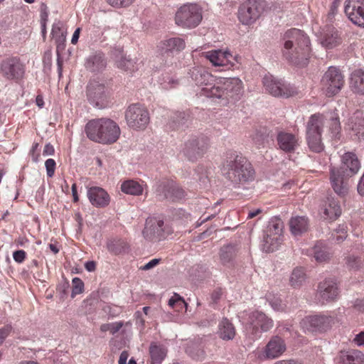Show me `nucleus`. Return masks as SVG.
Returning a JSON list of instances; mask_svg holds the SVG:
<instances>
[{"instance_id": "f257e3e1", "label": "nucleus", "mask_w": 364, "mask_h": 364, "mask_svg": "<svg viewBox=\"0 0 364 364\" xmlns=\"http://www.w3.org/2000/svg\"><path fill=\"white\" fill-rule=\"evenodd\" d=\"M282 54L289 63L304 67L309 63L311 56L310 40L304 31L291 28L283 36Z\"/></svg>"}, {"instance_id": "f03ea898", "label": "nucleus", "mask_w": 364, "mask_h": 364, "mask_svg": "<svg viewBox=\"0 0 364 364\" xmlns=\"http://www.w3.org/2000/svg\"><path fill=\"white\" fill-rule=\"evenodd\" d=\"M85 132L89 139L102 144H114L121 134L119 125L114 120L104 117L90 120Z\"/></svg>"}, {"instance_id": "7ed1b4c3", "label": "nucleus", "mask_w": 364, "mask_h": 364, "mask_svg": "<svg viewBox=\"0 0 364 364\" xmlns=\"http://www.w3.org/2000/svg\"><path fill=\"white\" fill-rule=\"evenodd\" d=\"M223 171L230 181L239 183L253 181L255 171L251 163L242 155L229 157L223 165Z\"/></svg>"}, {"instance_id": "20e7f679", "label": "nucleus", "mask_w": 364, "mask_h": 364, "mask_svg": "<svg viewBox=\"0 0 364 364\" xmlns=\"http://www.w3.org/2000/svg\"><path fill=\"white\" fill-rule=\"evenodd\" d=\"M213 89L209 92L210 97L236 101L242 95L243 85L242 80L237 77H219L216 87Z\"/></svg>"}, {"instance_id": "39448f33", "label": "nucleus", "mask_w": 364, "mask_h": 364, "mask_svg": "<svg viewBox=\"0 0 364 364\" xmlns=\"http://www.w3.org/2000/svg\"><path fill=\"white\" fill-rule=\"evenodd\" d=\"M203 20V8L198 4L188 3L181 6L176 12L175 22L183 28H194Z\"/></svg>"}, {"instance_id": "423d86ee", "label": "nucleus", "mask_w": 364, "mask_h": 364, "mask_svg": "<svg viewBox=\"0 0 364 364\" xmlns=\"http://www.w3.org/2000/svg\"><path fill=\"white\" fill-rule=\"evenodd\" d=\"M284 223L278 217L270 219L264 232L262 248L267 252L278 249L283 241Z\"/></svg>"}, {"instance_id": "0eeeda50", "label": "nucleus", "mask_w": 364, "mask_h": 364, "mask_svg": "<svg viewBox=\"0 0 364 364\" xmlns=\"http://www.w3.org/2000/svg\"><path fill=\"white\" fill-rule=\"evenodd\" d=\"M320 85L322 92L326 97H333L343 88L344 76L338 68L333 66L329 67L323 74Z\"/></svg>"}, {"instance_id": "6e6552de", "label": "nucleus", "mask_w": 364, "mask_h": 364, "mask_svg": "<svg viewBox=\"0 0 364 364\" xmlns=\"http://www.w3.org/2000/svg\"><path fill=\"white\" fill-rule=\"evenodd\" d=\"M189 75L195 83L201 87L200 95L211 97L209 92L216 87L219 77L213 75L208 70L202 66H196L190 70Z\"/></svg>"}, {"instance_id": "1a4fd4ad", "label": "nucleus", "mask_w": 364, "mask_h": 364, "mask_svg": "<svg viewBox=\"0 0 364 364\" xmlns=\"http://www.w3.org/2000/svg\"><path fill=\"white\" fill-rule=\"evenodd\" d=\"M264 7V0H247L239 7L238 19L244 25H251L259 18Z\"/></svg>"}, {"instance_id": "9d476101", "label": "nucleus", "mask_w": 364, "mask_h": 364, "mask_svg": "<svg viewBox=\"0 0 364 364\" xmlns=\"http://www.w3.org/2000/svg\"><path fill=\"white\" fill-rule=\"evenodd\" d=\"M273 326L274 321L271 318L262 311H255L250 314L246 329L253 338H258L262 332L269 331Z\"/></svg>"}, {"instance_id": "9b49d317", "label": "nucleus", "mask_w": 364, "mask_h": 364, "mask_svg": "<svg viewBox=\"0 0 364 364\" xmlns=\"http://www.w3.org/2000/svg\"><path fill=\"white\" fill-rule=\"evenodd\" d=\"M172 232V228L168 225H164L163 220L149 218L146 221L143 235L148 240L156 241L165 238Z\"/></svg>"}, {"instance_id": "f8f14e48", "label": "nucleus", "mask_w": 364, "mask_h": 364, "mask_svg": "<svg viewBox=\"0 0 364 364\" xmlns=\"http://www.w3.org/2000/svg\"><path fill=\"white\" fill-rule=\"evenodd\" d=\"M125 119L129 127L134 129H144L149 122V114L144 106L133 104L127 108Z\"/></svg>"}, {"instance_id": "ddd939ff", "label": "nucleus", "mask_w": 364, "mask_h": 364, "mask_svg": "<svg viewBox=\"0 0 364 364\" xmlns=\"http://www.w3.org/2000/svg\"><path fill=\"white\" fill-rule=\"evenodd\" d=\"M110 94L109 87L105 85V83L92 80L87 85V96L88 100L99 108H102L107 105Z\"/></svg>"}, {"instance_id": "4468645a", "label": "nucleus", "mask_w": 364, "mask_h": 364, "mask_svg": "<svg viewBox=\"0 0 364 364\" xmlns=\"http://www.w3.org/2000/svg\"><path fill=\"white\" fill-rule=\"evenodd\" d=\"M0 73L8 80L18 81L25 73L24 65L17 58H9L0 63Z\"/></svg>"}, {"instance_id": "2eb2a0df", "label": "nucleus", "mask_w": 364, "mask_h": 364, "mask_svg": "<svg viewBox=\"0 0 364 364\" xmlns=\"http://www.w3.org/2000/svg\"><path fill=\"white\" fill-rule=\"evenodd\" d=\"M263 85L265 90L275 97H289L296 93L294 87L289 84H285L281 80H276L272 75L264 76Z\"/></svg>"}, {"instance_id": "dca6fc26", "label": "nucleus", "mask_w": 364, "mask_h": 364, "mask_svg": "<svg viewBox=\"0 0 364 364\" xmlns=\"http://www.w3.org/2000/svg\"><path fill=\"white\" fill-rule=\"evenodd\" d=\"M277 149L287 154L294 153L301 146V139L298 134L280 130L276 136Z\"/></svg>"}, {"instance_id": "f3484780", "label": "nucleus", "mask_w": 364, "mask_h": 364, "mask_svg": "<svg viewBox=\"0 0 364 364\" xmlns=\"http://www.w3.org/2000/svg\"><path fill=\"white\" fill-rule=\"evenodd\" d=\"M208 147L206 139L192 137L185 142L182 153L189 161H195L205 154Z\"/></svg>"}, {"instance_id": "a211bd4d", "label": "nucleus", "mask_w": 364, "mask_h": 364, "mask_svg": "<svg viewBox=\"0 0 364 364\" xmlns=\"http://www.w3.org/2000/svg\"><path fill=\"white\" fill-rule=\"evenodd\" d=\"M286 350V343L278 336H272L264 348L257 351V357L261 360L275 359Z\"/></svg>"}, {"instance_id": "6ab92c4d", "label": "nucleus", "mask_w": 364, "mask_h": 364, "mask_svg": "<svg viewBox=\"0 0 364 364\" xmlns=\"http://www.w3.org/2000/svg\"><path fill=\"white\" fill-rule=\"evenodd\" d=\"M333 318L325 315H313L305 317L301 324L304 328L310 332H323L328 329Z\"/></svg>"}, {"instance_id": "aec40b11", "label": "nucleus", "mask_w": 364, "mask_h": 364, "mask_svg": "<svg viewBox=\"0 0 364 364\" xmlns=\"http://www.w3.org/2000/svg\"><path fill=\"white\" fill-rule=\"evenodd\" d=\"M344 12L353 23L364 27V0H346Z\"/></svg>"}, {"instance_id": "412c9836", "label": "nucleus", "mask_w": 364, "mask_h": 364, "mask_svg": "<svg viewBox=\"0 0 364 364\" xmlns=\"http://www.w3.org/2000/svg\"><path fill=\"white\" fill-rule=\"evenodd\" d=\"M156 192L159 196L172 201L179 200L185 197L184 191L171 180L160 182L156 188Z\"/></svg>"}, {"instance_id": "4be33fe9", "label": "nucleus", "mask_w": 364, "mask_h": 364, "mask_svg": "<svg viewBox=\"0 0 364 364\" xmlns=\"http://www.w3.org/2000/svg\"><path fill=\"white\" fill-rule=\"evenodd\" d=\"M205 58L208 59L213 65L224 67L230 69L235 65L236 58L229 51L222 50H213L205 53Z\"/></svg>"}, {"instance_id": "5701e85b", "label": "nucleus", "mask_w": 364, "mask_h": 364, "mask_svg": "<svg viewBox=\"0 0 364 364\" xmlns=\"http://www.w3.org/2000/svg\"><path fill=\"white\" fill-rule=\"evenodd\" d=\"M318 294L323 304L336 300L339 296L338 284L334 279H327L320 282Z\"/></svg>"}, {"instance_id": "b1692460", "label": "nucleus", "mask_w": 364, "mask_h": 364, "mask_svg": "<svg viewBox=\"0 0 364 364\" xmlns=\"http://www.w3.org/2000/svg\"><path fill=\"white\" fill-rule=\"evenodd\" d=\"M186 43L183 39L174 37L161 41L157 46V52L162 57L171 56L174 53L181 51L185 48Z\"/></svg>"}, {"instance_id": "393cba45", "label": "nucleus", "mask_w": 364, "mask_h": 364, "mask_svg": "<svg viewBox=\"0 0 364 364\" xmlns=\"http://www.w3.org/2000/svg\"><path fill=\"white\" fill-rule=\"evenodd\" d=\"M87 196L90 203L97 208L107 207L110 202V196L108 193L99 186L88 188Z\"/></svg>"}, {"instance_id": "a878e982", "label": "nucleus", "mask_w": 364, "mask_h": 364, "mask_svg": "<svg viewBox=\"0 0 364 364\" xmlns=\"http://www.w3.org/2000/svg\"><path fill=\"white\" fill-rule=\"evenodd\" d=\"M321 213L323 219L331 222L336 220L342 213L340 202L333 198H328L323 205Z\"/></svg>"}, {"instance_id": "bb28decb", "label": "nucleus", "mask_w": 364, "mask_h": 364, "mask_svg": "<svg viewBox=\"0 0 364 364\" xmlns=\"http://www.w3.org/2000/svg\"><path fill=\"white\" fill-rule=\"evenodd\" d=\"M343 171L333 167L330 170V181L334 191L339 196H345L348 193V185L343 181Z\"/></svg>"}, {"instance_id": "cd10ccee", "label": "nucleus", "mask_w": 364, "mask_h": 364, "mask_svg": "<svg viewBox=\"0 0 364 364\" xmlns=\"http://www.w3.org/2000/svg\"><path fill=\"white\" fill-rule=\"evenodd\" d=\"M338 359L343 364H364V354L358 350L341 351Z\"/></svg>"}, {"instance_id": "c85d7f7f", "label": "nucleus", "mask_w": 364, "mask_h": 364, "mask_svg": "<svg viewBox=\"0 0 364 364\" xmlns=\"http://www.w3.org/2000/svg\"><path fill=\"white\" fill-rule=\"evenodd\" d=\"M324 122L323 114L320 113L312 114L307 122L306 134H322Z\"/></svg>"}, {"instance_id": "c756f323", "label": "nucleus", "mask_w": 364, "mask_h": 364, "mask_svg": "<svg viewBox=\"0 0 364 364\" xmlns=\"http://www.w3.org/2000/svg\"><path fill=\"white\" fill-rule=\"evenodd\" d=\"M107 63L105 55L102 53H97L90 55L85 62V68L90 72H100L106 67Z\"/></svg>"}, {"instance_id": "7c9ffc66", "label": "nucleus", "mask_w": 364, "mask_h": 364, "mask_svg": "<svg viewBox=\"0 0 364 364\" xmlns=\"http://www.w3.org/2000/svg\"><path fill=\"white\" fill-rule=\"evenodd\" d=\"M107 248L110 253L114 255H119L127 252L129 246L125 240L112 238L107 242Z\"/></svg>"}, {"instance_id": "2f4dec72", "label": "nucleus", "mask_w": 364, "mask_h": 364, "mask_svg": "<svg viewBox=\"0 0 364 364\" xmlns=\"http://www.w3.org/2000/svg\"><path fill=\"white\" fill-rule=\"evenodd\" d=\"M289 228L294 235H299L307 231L309 228L308 219L304 216H294L289 220Z\"/></svg>"}, {"instance_id": "473e14b6", "label": "nucleus", "mask_w": 364, "mask_h": 364, "mask_svg": "<svg viewBox=\"0 0 364 364\" xmlns=\"http://www.w3.org/2000/svg\"><path fill=\"white\" fill-rule=\"evenodd\" d=\"M350 87L354 92L364 95V70H355L351 73Z\"/></svg>"}, {"instance_id": "72a5a7b5", "label": "nucleus", "mask_w": 364, "mask_h": 364, "mask_svg": "<svg viewBox=\"0 0 364 364\" xmlns=\"http://www.w3.org/2000/svg\"><path fill=\"white\" fill-rule=\"evenodd\" d=\"M348 129L355 132L356 135H364V117L363 113L360 111H356L348 119L347 124Z\"/></svg>"}, {"instance_id": "f704fd0d", "label": "nucleus", "mask_w": 364, "mask_h": 364, "mask_svg": "<svg viewBox=\"0 0 364 364\" xmlns=\"http://www.w3.org/2000/svg\"><path fill=\"white\" fill-rule=\"evenodd\" d=\"M310 255H312L316 262H323L330 259L331 254L328 247L322 242H318L310 250Z\"/></svg>"}, {"instance_id": "c9c22d12", "label": "nucleus", "mask_w": 364, "mask_h": 364, "mask_svg": "<svg viewBox=\"0 0 364 364\" xmlns=\"http://www.w3.org/2000/svg\"><path fill=\"white\" fill-rule=\"evenodd\" d=\"M342 163L351 175L356 174L360 168V161L356 154L353 152L345 153L342 156Z\"/></svg>"}, {"instance_id": "e433bc0d", "label": "nucleus", "mask_w": 364, "mask_h": 364, "mask_svg": "<svg viewBox=\"0 0 364 364\" xmlns=\"http://www.w3.org/2000/svg\"><path fill=\"white\" fill-rule=\"evenodd\" d=\"M115 64L118 68L124 71L134 72L137 69L135 61L132 58H127L121 51H119L115 55Z\"/></svg>"}, {"instance_id": "4c0bfd02", "label": "nucleus", "mask_w": 364, "mask_h": 364, "mask_svg": "<svg viewBox=\"0 0 364 364\" xmlns=\"http://www.w3.org/2000/svg\"><path fill=\"white\" fill-rule=\"evenodd\" d=\"M121 190L126 194L140 196L143 193L142 186L136 181L127 180L122 183Z\"/></svg>"}, {"instance_id": "58836bf2", "label": "nucleus", "mask_w": 364, "mask_h": 364, "mask_svg": "<svg viewBox=\"0 0 364 364\" xmlns=\"http://www.w3.org/2000/svg\"><path fill=\"white\" fill-rule=\"evenodd\" d=\"M218 333L222 339L231 340L235 335V328L227 318H224L219 324Z\"/></svg>"}, {"instance_id": "ea45409f", "label": "nucleus", "mask_w": 364, "mask_h": 364, "mask_svg": "<svg viewBox=\"0 0 364 364\" xmlns=\"http://www.w3.org/2000/svg\"><path fill=\"white\" fill-rule=\"evenodd\" d=\"M235 256L236 248L234 245H225L220 250V259L223 265L230 264Z\"/></svg>"}, {"instance_id": "a19ab883", "label": "nucleus", "mask_w": 364, "mask_h": 364, "mask_svg": "<svg viewBox=\"0 0 364 364\" xmlns=\"http://www.w3.org/2000/svg\"><path fill=\"white\" fill-rule=\"evenodd\" d=\"M321 135L322 134H306L307 144L311 151L320 153L323 150L324 146L322 143Z\"/></svg>"}, {"instance_id": "79ce46f5", "label": "nucleus", "mask_w": 364, "mask_h": 364, "mask_svg": "<svg viewBox=\"0 0 364 364\" xmlns=\"http://www.w3.org/2000/svg\"><path fill=\"white\" fill-rule=\"evenodd\" d=\"M346 265L350 271H360L364 267V259L361 256L352 254L346 258Z\"/></svg>"}, {"instance_id": "37998d69", "label": "nucleus", "mask_w": 364, "mask_h": 364, "mask_svg": "<svg viewBox=\"0 0 364 364\" xmlns=\"http://www.w3.org/2000/svg\"><path fill=\"white\" fill-rule=\"evenodd\" d=\"M267 136L268 134L264 129H256L251 135L253 144L258 149L264 146Z\"/></svg>"}, {"instance_id": "c03bdc74", "label": "nucleus", "mask_w": 364, "mask_h": 364, "mask_svg": "<svg viewBox=\"0 0 364 364\" xmlns=\"http://www.w3.org/2000/svg\"><path fill=\"white\" fill-rule=\"evenodd\" d=\"M305 277L306 274L304 269L301 267H296L293 270L290 277V284L293 287H300L302 282L304 281Z\"/></svg>"}, {"instance_id": "a18cd8bd", "label": "nucleus", "mask_w": 364, "mask_h": 364, "mask_svg": "<svg viewBox=\"0 0 364 364\" xmlns=\"http://www.w3.org/2000/svg\"><path fill=\"white\" fill-rule=\"evenodd\" d=\"M348 228L345 224L339 225L332 232L331 238L338 244L343 242L348 236Z\"/></svg>"}, {"instance_id": "49530a36", "label": "nucleus", "mask_w": 364, "mask_h": 364, "mask_svg": "<svg viewBox=\"0 0 364 364\" xmlns=\"http://www.w3.org/2000/svg\"><path fill=\"white\" fill-rule=\"evenodd\" d=\"M149 352L152 360L151 364L161 363L165 357V352L164 350L156 345H151L150 346Z\"/></svg>"}, {"instance_id": "de8ad7c7", "label": "nucleus", "mask_w": 364, "mask_h": 364, "mask_svg": "<svg viewBox=\"0 0 364 364\" xmlns=\"http://www.w3.org/2000/svg\"><path fill=\"white\" fill-rule=\"evenodd\" d=\"M168 306L179 312L186 306V303L180 295L174 294L168 301Z\"/></svg>"}, {"instance_id": "09e8293b", "label": "nucleus", "mask_w": 364, "mask_h": 364, "mask_svg": "<svg viewBox=\"0 0 364 364\" xmlns=\"http://www.w3.org/2000/svg\"><path fill=\"white\" fill-rule=\"evenodd\" d=\"M322 43L328 48H331L339 43V38L337 33H331V36L326 34Z\"/></svg>"}, {"instance_id": "8fccbe9b", "label": "nucleus", "mask_w": 364, "mask_h": 364, "mask_svg": "<svg viewBox=\"0 0 364 364\" xmlns=\"http://www.w3.org/2000/svg\"><path fill=\"white\" fill-rule=\"evenodd\" d=\"M72 298H74L76 295L81 294L84 289V283L81 279L75 277L72 281Z\"/></svg>"}, {"instance_id": "3c124183", "label": "nucleus", "mask_w": 364, "mask_h": 364, "mask_svg": "<svg viewBox=\"0 0 364 364\" xmlns=\"http://www.w3.org/2000/svg\"><path fill=\"white\" fill-rule=\"evenodd\" d=\"M135 0H106V1L114 8H126L132 5Z\"/></svg>"}, {"instance_id": "603ef678", "label": "nucleus", "mask_w": 364, "mask_h": 364, "mask_svg": "<svg viewBox=\"0 0 364 364\" xmlns=\"http://www.w3.org/2000/svg\"><path fill=\"white\" fill-rule=\"evenodd\" d=\"M45 166L46 168L47 176L48 177H53L55 174V170L56 168V163L54 159H48L45 162Z\"/></svg>"}, {"instance_id": "864d4df0", "label": "nucleus", "mask_w": 364, "mask_h": 364, "mask_svg": "<svg viewBox=\"0 0 364 364\" xmlns=\"http://www.w3.org/2000/svg\"><path fill=\"white\" fill-rule=\"evenodd\" d=\"M30 156L33 161L38 162L39 161L41 154L38 143L34 142L33 144L32 147L30 150Z\"/></svg>"}, {"instance_id": "5fc2aeb1", "label": "nucleus", "mask_w": 364, "mask_h": 364, "mask_svg": "<svg viewBox=\"0 0 364 364\" xmlns=\"http://www.w3.org/2000/svg\"><path fill=\"white\" fill-rule=\"evenodd\" d=\"M12 331L11 325H6L0 328V346L4 342L5 339L8 337Z\"/></svg>"}, {"instance_id": "6e6d98bb", "label": "nucleus", "mask_w": 364, "mask_h": 364, "mask_svg": "<svg viewBox=\"0 0 364 364\" xmlns=\"http://www.w3.org/2000/svg\"><path fill=\"white\" fill-rule=\"evenodd\" d=\"M13 258L17 263H23L26 258V252L23 250H16L13 252Z\"/></svg>"}, {"instance_id": "4d7b16f0", "label": "nucleus", "mask_w": 364, "mask_h": 364, "mask_svg": "<svg viewBox=\"0 0 364 364\" xmlns=\"http://www.w3.org/2000/svg\"><path fill=\"white\" fill-rule=\"evenodd\" d=\"M341 129V124L338 117H333L330 124V130L333 134H338Z\"/></svg>"}, {"instance_id": "13d9d810", "label": "nucleus", "mask_w": 364, "mask_h": 364, "mask_svg": "<svg viewBox=\"0 0 364 364\" xmlns=\"http://www.w3.org/2000/svg\"><path fill=\"white\" fill-rule=\"evenodd\" d=\"M123 325H124V323L122 321H118V322L109 323V327H110L109 332L112 335L115 334L117 332H118L122 328Z\"/></svg>"}, {"instance_id": "bf43d9fd", "label": "nucleus", "mask_w": 364, "mask_h": 364, "mask_svg": "<svg viewBox=\"0 0 364 364\" xmlns=\"http://www.w3.org/2000/svg\"><path fill=\"white\" fill-rule=\"evenodd\" d=\"M184 113H178L176 114V120L173 119L172 123L173 124H170V127L173 129H178L180 127L181 121L184 119Z\"/></svg>"}, {"instance_id": "052dcab7", "label": "nucleus", "mask_w": 364, "mask_h": 364, "mask_svg": "<svg viewBox=\"0 0 364 364\" xmlns=\"http://www.w3.org/2000/svg\"><path fill=\"white\" fill-rule=\"evenodd\" d=\"M272 307L276 311H282L283 310V304L279 299H276L274 300H272L269 301Z\"/></svg>"}, {"instance_id": "680f3d73", "label": "nucleus", "mask_w": 364, "mask_h": 364, "mask_svg": "<svg viewBox=\"0 0 364 364\" xmlns=\"http://www.w3.org/2000/svg\"><path fill=\"white\" fill-rule=\"evenodd\" d=\"M54 153H55V149H54L53 146L50 143L46 144L44 146L43 151V156L53 155Z\"/></svg>"}, {"instance_id": "e2e57ef3", "label": "nucleus", "mask_w": 364, "mask_h": 364, "mask_svg": "<svg viewBox=\"0 0 364 364\" xmlns=\"http://www.w3.org/2000/svg\"><path fill=\"white\" fill-rule=\"evenodd\" d=\"M159 259H153L141 267L143 270H149L159 264Z\"/></svg>"}, {"instance_id": "0e129e2a", "label": "nucleus", "mask_w": 364, "mask_h": 364, "mask_svg": "<svg viewBox=\"0 0 364 364\" xmlns=\"http://www.w3.org/2000/svg\"><path fill=\"white\" fill-rule=\"evenodd\" d=\"M353 341L359 346H364V331H361L357 334L354 338Z\"/></svg>"}, {"instance_id": "69168bd1", "label": "nucleus", "mask_w": 364, "mask_h": 364, "mask_svg": "<svg viewBox=\"0 0 364 364\" xmlns=\"http://www.w3.org/2000/svg\"><path fill=\"white\" fill-rule=\"evenodd\" d=\"M71 189H72V195H73V202L77 203L79 201V196H78L77 190V184L75 183H74L72 185Z\"/></svg>"}, {"instance_id": "338daca9", "label": "nucleus", "mask_w": 364, "mask_h": 364, "mask_svg": "<svg viewBox=\"0 0 364 364\" xmlns=\"http://www.w3.org/2000/svg\"><path fill=\"white\" fill-rule=\"evenodd\" d=\"M129 357V353L124 350L121 353L119 359V364H127V360Z\"/></svg>"}, {"instance_id": "774afa93", "label": "nucleus", "mask_w": 364, "mask_h": 364, "mask_svg": "<svg viewBox=\"0 0 364 364\" xmlns=\"http://www.w3.org/2000/svg\"><path fill=\"white\" fill-rule=\"evenodd\" d=\"M85 267L88 272H94L96 269V262L89 261L85 264Z\"/></svg>"}]
</instances>
